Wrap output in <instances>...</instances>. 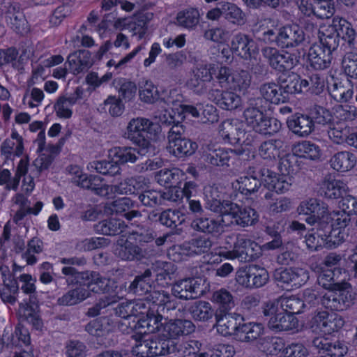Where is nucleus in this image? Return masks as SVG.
Segmentation results:
<instances>
[{
	"mask_svg": "<svg viewBox=\"0 0 357 357\" xmlns=\"http://www.w3.org/2000/svg\"><path fill=\"white\" fill-rule=\"evenodd\" d=\"M243 118L248 126L256 132L272 135L281 128V123L275 118L264 114L256 107H248L243 112Z\"/></svg>",
	"mask_w": 357,
	"mask_h": 357,
	"instance_id": "14",
	"label": "nucleus"
},
{
	"mask_svg": "<svg viewBox=\"0 0 357 357\" xmlns=\"http://www.w3.org/2000/svg\"><path fill=\"white\" fill-rule=\"evenodd\" d=\"M160 126L144 117L132 119L123 132V137L137 145L142 154L153 152V143L161 133Z\"/></svg>",
	"mask_w": 357,
	"mask_h": 357,
	"instance_id": "6",
	"label": "nucleus"
},
{
	"mask_svg": "<svg viewBox=\"0 0 357 357\" xmlns=\"http://www.w3.org/2000/svg\"><path fill=\"white\" fill-rule=\"evenodd\" d=\"M157 182L164 186L179 183L185 179V174L178 168L161 170L155 175Z\"/></svg>",
	"mask_w": 357,
	"mask_h": 357,
	"instance_id": "50",
	"label": "nucleus"
},
{
	"mask_svg": "<svg viewBox=\"0 0 357 357\" xmlns=\"http://www.w3.org/2000/svg\"><path fill=\"white\" fill-rule=\"evenodd\" d=\"M336 273L327 271L321 273L317 278L319 285L328 290L321 300V304L326 308L335 311H343L351 306L356 298V293L347 282L335 281Z\"/></svg>",
	"mask_w": 357,
	"mask_h": 357,
	"instance_id": "5",
	"label": "nucleus"
},
{
	"mask_svg": "<svg viewBox=\"0 0 357 357\" xmlns=\"http://www.w3.org/2000/svg\"><path fill=\"white\" fill-rule=\"evenodd\" d=\"M139 98L144 103L153 104L159 100L160 95L153 83L146 80L139 85Z\"/></svg>",
	"mask_w": 357,
	"mask_h": 357,
	"instance_id": "53",
	"label": "nucleus"
},
{
	"mask_svg": "<svg viewBox=\"0 0 357 357\" xmlns=\"http://www.w3.org/2000/svg\"><path fill=\"white\" fill-rule=\"evenodd\" d=\"M264 54L268 59L273 68L280 71L291 69L298 63V59L296 56L284 51L279 52L273 48L265 49Z\"/></svg>",
	"mask_w": 357,
	"mask_h": 357,
	"instance_id": "28",
	"label": "nucleus"
},
{
	"mask_svg": "<svg viewBox=\"0 0 357 357\" xmlns=\"http://www.w3.org/2000/svg\"><path fill=\"white\" fill-rule=\"evenodd\" d=\"M186 219V215L181 211L167 210L160 216V222L167 227H176L181 225Z\"/></svg>",
	"mask_w": 357,
	"mask_h": 357,
	"instance_id": "62",
	"label": "nucleus"
},
{
	"mask_svg": "<svg viewBox=\"0 0 357 357\" xmlns=\"http://www.w3.org/2000/svg\"><path fill=\"white\" fill-rule=\"evenodd\" d=\"M135 234H132L129 236L128 239L124 245L121 243H119V247L116 249V253L119 257L125 260H132L135 259H139L141 257L140 250L137 246L132 244L133 239L142 241L141 236H135Z\"/></svg>",
	"mask_w": 357,
	"mask_h": 357,
	"instance_id": "47",
	"label": "nucleus"
},
{
	"mask_svg": "<svg viewBox=\"0 0 357 357\" xmlns=\"http://www.w3.org/2000/svg\"><path fill=\"white\" fill-rule=\"evenodd\" d=\"M82 95L83 89L78 87L73 96L59 98L54 105L56 116L60 119H70L73 115V105L82 98Z\"/></svg>",
	"mask_w": 357,
	"mask_h": 357,
	"instance_id": "39",
	"label": "nucleus"
},
{
	"mask_svg": "<svg viewBox=\"0 0 357 357\" xmlns=\"http://www.w3.org/2000/svg\"><path fill=\"white\" fill-rule=\"evenodd\" d=\"M275 278L284 289H296L306 283L309 273L301 268H280L275 271Z\"/></svg>",
	"mask_w": 357,
	"mask_h": 357,
	"instance_id": "22",
	"label": "nucleus"
},
{
	"mask_svg": "<svg viewBox=\"0 0 357 357\" xmlns=\"http://www.w3.org/2000/svg\"><path fill=\"white\" fill-rule=\"evenodd\" d=\"M261 93L266 100L273 104L283 103L289 100L283 86H280L275 83H268L263 85L261 89Z\"/></svg>",
	"mask_w": 357,
	"mask_h": 357,
	"instance_id": "43",
	"label": "nucleus"
},
{
	"mask_svg": "<svg viewBox=\"0 0 357 357\" xmlns=\"http://www.w3.org/2000/svg\"><path fill=\"white\" fill-rule=\"evenodd\" d=\"M218 134L225 143L241 146L236 151L237 154L245 155L247 159L254 156L253 139L250 133L245 132L243 121L238 119L223 121L219 126Z\"/></svg>",
	"mask_w": 357,
	"mask_h": 357,
	"instance_id": "9",
	"label": "nucleus"
},
{
	"mask_svg": "<svg viewBox=\"0 0 357 357\" xmlns=\"http://www.w3.org/2000/svg\"><path fill=\"white\" fill-rule=\"evenodd\" d=\"M183 96L177 90L171 91L165 104L171 109L172 112L165 109L164 113H162L163 111L158 112L155 118L158 119L162 123L180 125L188 114L192 117H198L199 112L197 108L191 105H183Z\"/></svg>",
	"mask_w": 357,
	"mask_h": 357,
	"instance_id": "11",
	"label": "nucleus"
},
{
	"mask_svg": "<svg viewBox=\"0 0 357 357\" xmlns=\"http://www.w3.org/2000/svg\"><path fill=\"white\" fill-rule=\"evenodd\" d=\"M330 223L328 224L326 233V248H335L341 245L347 236L346 227L350 222V218L347 214H342L340 211H334L331 214Z\"/></svg>",
	"mask_w": 357,
	"mask_h": 357,
	"instance_id": "17",
	"label": "nucleus"
},
{
	"mask_svg": "<svg viewBox=\"0 0 357 357\" xmlns=\"http://www.w3.org/2000/svg\"><path fill=\"white\" fill-rule=\"evenodd\" d=\"M19 317L29 323L33 329L42 331L43 322L39 315L38 305L36 298L30 295L29 303H22L18 310Z\"/></svg>",
	"mask_w": 357,
	"mask_h": 357,
	"instance_id": "31",
	"label": "nucleus"
},
{
	"mask_svg": "<svg viewBox=\"0 0 357 357\" xmlns=\"http://www.w3.org/2000/svg\"><path fill=\"white\" fill-rule=\"evenodd\" d=\"M190 312L192 317L198 321H207L212 318L213 314L211 304L206 301L195 303L192 306Z\"/></svg>",
	"mask_w": 357,
	"mask_h": 357,
	"instance_id": "60",
	"label": "nucleus"
},
{
	"mask_svg": "<svg viewBox=\"0 0 357 357\" xmlns=\"http://www.w3.org/2000/svg\"><path fill=\"white\" fill-rule=\"evenodd\" d=\"M319 38L323 42L328 40L330 45L335 47L338 46L340 39L349 45H354L356 31L346 19L335 16L319 26Z\"/></svg>",
	"mask_w": 357,
	"mask_h": 357,
	"instance_id": "10",
	"label": "nucleus"
},
{
	"mask_svg": "<svg viewBox=\"0 0 357 357\" xmlns=\"http://www.w3.org/2000/svg\"><path fill=\"white\" fill-rule=\"evenodd\" d=\"M292 153L297 157L311 160H318L322 155L320 147L317 144L307 140L295 144L292 147Z\"/></svg>",
	"mask_w": 357,
	"mask_h": 357,
	"instance_id": "40",
	"label": "nucleus"
},
{
	"mask_svg": "<svg viewBox=\"0 0 357 357\" xmlns=\"http://www.w3.org/2000/svg\"><path fill=\"white\" fill-rule=\"evenodd\" d=\"M195 326L192 321L183 319H171L165 323L162 328V337L172 340L175 344V340L181 335H186L192 333Z\"/></svg>",
	"mask_w": 357,
	"mask_h": 357,
	"instance_id": "32",
	"label": "nucleus"
},
{
	"mask_svg": "<svg viewBox=\"0 0 357 357\" xmlns=\"http://www.w3.org/2000/svg\"><path fill=\"white\" fill-rule=\"evenodd\" d=\"M215 77L220 86L226 91H213L211 94V98L220 108L225 110L231 111L241 107V97L228 90L241 91L247 89L250 84L249 73L243 70L237 72L226 67H221Z\"/></svg>",
	"mask_w": 357,
	"mask_h": 357,
	"instance_id": "2",
	"label": "nucleus"
},
{
	"mask_svg": "<svg viewBox=\"0 0 357 357\" xmlns=\"http://www.w3.org/2000/svg\"><path fill=\"white\" fill-rule=\"evenodd\" d=\"M310 325L314 332L330 335L341 329L344 320L335 313L320 311L312 318Z\"/></svg>",
	"mask_w": 357,
	"mask_h": 357,
	"instance_id": "21",
	"label": "nucleus"
},
{
	"mask_svg": "<svg viewBox=\"0 0 357 357\" xmlns=\"http://www.w3.org/2000/svg\"><path fill=\"white\" fill-rule=\"evenodd\" d=\"M82 274V278L84 279L82 284H80L76 289L68 291L66 294L59 298V302L61 305H75L89 296V291L99 292L101 291H109V280L102 278L98 273H92L91 274Z\"/></svg>",
	"mask_w": 357,
	"mask_h": 357,
	"instance_id": "12",
	"label": "nucleus"
},
{
	"mask_svg": "<svg viewBox=\"0 0 357 357\" xmlns=\"http://www.w3.org/2000/svg\"><path fill=\"white\" fill-rule=\"evenodd\" d=\"M305 221L308 225L314 226L311 232L305 236L307 248L311 250H317L323 246L326 248L328 224L331 223V221L322 220L321 218L316 220L313 217H307Z\"/></svg>",
	"mask_w": 357,
	"mask_h": 357,
	"instance_id": "23",
	"label": "nucleus"
},
{
	"mask_svg": "<svg viewBox=\"0 0 357 357\" xmlns=\"http://www.w3.org/2000/svg\"><path fill=\"white\" fill-rule=\"evenodd\" d=\"M258 50L256 43L252 38L245 34L238 33L232 38L231 50L223 48L222 53L229 58L230 52L233 51L244 59H251L256 56Z\"/></svg>",
	"mask_w": 357,
	"mask_h": 357,
	"instance_id": "25",
	"label": "nucleus"
},
{
	"mask_svg": "<svg viewBox=\"0 0 357 357\" xmlns=\"http://www.w3.org/2000/svg\"><path fill=\"white\" fill-rule=\"evenodd\" d=\"M183 132L184 128L181 125H173L168 133L167 150L176 157L190 156L198 148L196 142L182 137Z\"/></svg>",
	"mask_w": 357,
	"mask_h": 357,
	"instance_id": "15",
	"label": "nucleus"
},
{
	"mask_svg": "<svg viewBox=\"0 0 357 357\" xmlns=\"http://www.w3.org/2000/svg\"><path fill=\"white\" fill-rule=\"evenodd\" d=\"M146 300H138L135 302H123L118 308L116 309V314L124 319L123 325H127L128 319L133 318V324L136 323L138 317H139L140 310L144 312L146 310Z\"/></svg>",
	"mask_w": 357,
	"mask_h": 357,
	"instance_id": "37",
	"label": "nucleus"
},
{
	"mask_svg": "<svg viewBox=\"0 0 357 357\" xmlns=\"http://www.w3.org/2000/svg\"><path fill=\"white\" fill-rule=\"evenodd\" d=\"M277 22L266 19L261 22L259 32L262 39L266 43L275 41L282 47H294L301 44L305 39L304 32L297 24H292L281 27L275 35Z\"/></svg>",
	"mask_w": 357,
	"mask_h": 357,
	"instance_id": "8",
	"label": "nucleus"
},
{
	"mask_svg": "<svg viewBox=\"0 0 357 357\" xmlns=\"http://www.w3.org/2000/svg\"><path fill=\"white\" fill-rule=\"evenodd\" d=\"M222 9L223 10L225 17L231 23L241 25L245 22V14L242 10L235 4L230 2L222 3Z\"/></svg>",
	"mask_w": 357,
	"mask_h": 357,
	"instance_id": "55",
	"label": "nucleus"
},
{
	"mask_svg": "<svg viewBox=\"0 0 357 357\" xmlns=\"http://www.w3.org/2000/svg\"><path fill=\"white\" fill-rule=\"evenodd\" d=\"M331 167L339 172L351 170L356 164V157L349 151H340L335 153L330 160Z\"/></svg>",
	"mask_w": 357,
	"mask_h": 357,
	"instance_id": "41",
	"label": "nucleus"
},
{
	"mask_svg": "<svg viewBox=\"0 0 357 357\" xmlns=\"http://www.w3.org/2000/svg\"><path fill=\"white\" fill-rule=\"evenodd\" d=\"M142 154L141 150L137 151L136 149L130 146H115L108 151V159L120 167L121 165L136 162L138 155Z\"/></svg>",
	"mask_w": 357,
	"mask_h": 357,
	"instance_id": "36",
	"label": "nucleus"
},
{
	"mask_svg": "<svg viewBox=\"0 0 357 357\" xmlns=\"http://www.w3.org/2000/svg\"><path fill=\"white\" fill-rule=\"evenodd\" d=\"M144 179L130 178L121 182L119 185L114 187L115 192L118 194H135L144 189Z\"/></svg>",
	"mask_w": 357,
	"mask_h": 357,
	"instance_id": "59",
	"label": "nucleus"
},
{
	"mask_svg": "<svg viewBox=\"0 0 357 357\" xmlns=\"http://www.w3.org/2000/svg\"><path fill=\"white\" fill-rule=\"evenodd\" d=\"M67 172L71 176L73 181L77 183V185L82 188L91 189L100 196H109V192L113 190L112 187L102 183L100 176H91L87 177L86 175L82 172V168L77 165H70L68 167Z\"/></svg>",
	"mask_w": 357,
	"mask_h": 357,
	"instance_id": "18",
	"label": "nucleus"
},
{
	"mask_svg": "<svg viewBox=\"0 0 357 357\" xmlns=\"http://www.w3.org/2000/svg\"><path fill=\"white\" fill-rule=\"evenodd\" d=\"M151 348L159 350V354H153V356H165L176 351V344L172 340L158 335L157 338H151Z\"/></svg>",
	"mask_w": 357,
	"mask_h": 357,
	"instance_id": "61",
	"label": "nucleus"
},
{
	"mask_svg": "<svg viewBox=\"0 0 357 357\" xmlns=\"http://www.w3.org/2000/svg\"><path fill=\"white\" fill-rule=\"evenodd\" d=\"M319 42L312 44L307 54V61L316 70L328 68L332 61V52L336 48L327 40L325 42L319 38Z\"/></svg>",
	"mask_w": 357,
	"mask_h": 357,
	"instance_id": "20",
	"label": "nucleus"
},
{
	"mask_svg": "<svg viewBox=\"0 0 357 357\" xmlns=\"http://www.w3.org/2000/svg\"><path fill=\"white\" fill-rule=\"evenodd\" d=\"M263 313L268 321V327L273 331H298L301 328L296 317L280 307L279 301L272 300L265 303Z\"/></svg>",
	"mask_w": 357,
	"mask_h": 357,
	"instance_id": "13",
	"label": "nucleus"
},
{
	"mask_svg": "<svg viewBox=\"0 0 357 357\" xmlns=\"http://www.w3.org/2000/svg\"><path fill=\"white\" fill-rule=\"evenodd\" d=\"M12 344L15 347H26V349L15 351L13 357H35L32 349L29 347L31 339L29 331L21 325H18L12 337Z\"/></svg>",
	"mask_w": 357,
	"mask_h": 357,
	"instance_id": "38",
	"label": "nucleus"
},
{
	"mask_svg": "<svg viewBox=\"0 0 357 357\" xmlns=\"http://www.w3.org/2000/svg\"><path fill=\"white\" fill-rule=\"evenodd\" d=\"M298 215H308L313 217L316 220L321 218L323 220L331 221V214L328 211L327 207L324 204H321L317 199H309L304 200L297 208Z\"/></svg>",
	"mask_w": 357,
	"mask_h": 357,
	"instance_id": "33",
	"label": "nucleus"
},
{
	"mask_svg": "<svg viewBox=\"0 0 357 357\" xmlns=\"http://www.w3.org/2000/svg\"><path fill=\"white\" fill-rule=\"evenodd\" d=\"M135 333L137 343L132 351L134 355L139 357H153V354H159L158 349L151 348V339L146 338V335H137Z\"/></svg>",
	"mask_w": 357,
	"mask_h": 357,
	"instance_id": "49",
	"label": "nucleus"
},
{
	"mask_svg": "<svg viewBox=\"0 0 357 357\" xmlns=\"http://www.w3.org/2000/svg\"><path fill=\"white\" fill-rule=\"evenodd\" d=\"M308 82L306 79H303L298 75L292 73L289 75L286 84L283 85V88L289 98V94L301 93L303 89L308 86Z\"/></svg>",
	"mask_w": 357,
	"mask_h": 357,
	"instance_id": "56",
	"label": "nucleus"
},
{
	"mask_svg": "<svg viewBox=\"0 0 357 357\" xmlns=\"http://www.w3.org/2000/svg\"><path fill=\"white\" fill-rule=\"evenodd\" d=\"M298 6L304 15L319 18L329 17L335 12L333 0H301Z\"/></svg>",
	"mask_w": 357,
	"mask_h": 357,
	"instance_id": "27",
	"label": "nucleus"
},
{
	"mask_svg": "<svg viewBox=\"0 0 357 357\" xmlns=\"http://www.w3.org/2000/svg\"><path fill=\"white\" fill-rule=\"evenodd\" d=\"M268 271L257 265H249L239 268L236 273V282L243 288H259L267 283Z\"/></svg>",
	"mask_w": 357,
	"mask_h": 357,
	"instance_id": "16",
	"label": "nucleus"
},
{
	"mask_svg": "<svg viewBox=\"0 0 357 357\" xmlns=\"http://www.w3.org/2000/svg\"><path fill=\"white\" fill-rule=\"evenodd\" d=\"M351 130L346 122H333L330 126L328 135L330 139L337 144H342L344 143L348 144L349 139L352 133Z\"/></svg>",
	"mask_w": 357,
	"mask_h": 357,
	"instance_id": "42",
	"label": "nucleus"
},
{
	"mask_svg": "<svg viewBox=\"0 0 357 357\" xmlns=\"http://www.w3.org/2000/svg\"><path fill=\"white\" fill-rule=\"evenodd\" d=\"M193 229L206 233L220 234L225 231V226L221 221V216L217 220L208 218H199L195 220L192 223Z\"/></svg>",
	"mask_w": 357,
	"mask_h": 357,
	"instance_id": "45",
	"label": "nucleus"
},
{
	"mask_svg": "<svg viewBox=\"0 0 357 357\" xmlns=\"http://www.w3.org/2000/svg\"><path fill=\"white\" fill-rule=\"evenodd\" d=\"M331 96L337 102L345 103L351 100L354 96L353 85L348 78L331 77L328 86Z\"/></svg>",
	"mask_w": 357,
	"mask_h": 357,
	"instance_id": "29",
	"label": "nucleus"
},
{
	"mask_svg": "<svg viewBox=\"0 0 357 357\" xmlns=\"http://www.w3.org/2000/svg\"><path fill=\"white\" fill-rule=\"evenodd\" d=\"M278 174L264 169L259 172H255L250 176H240L232 183V188L241 194L248 195L255 192L263 184L265 188L277 193H284L289 190L291 184L289 172Z\"/></svg>",
	"mask_w": 357,
	"mask_h": 357,
	"instance_id": "4",
	"label": "nucleus"
},
{
	"mask_svg": "<svg viewBox=\"0 0 357 357\" xmlns=\"http://www.w3.org/2000/svg\"><path fill=\"white\" fill-rule=\"evenodd\" d=\"M217 331L224 336L234 335L237 340V333L243 322V318L236 314H215Z\"/></svg>",
	"mask_w": 357,
	"mask_h": 357,
	"instance_id": "30",
	"label": "nucleus"
},
{
	"mask_svg": "<svg viewBox=\"0 0 357 357\" xmlns=\"http://www.w3.org/2000/svg\"><path fill=\"white\" fill-rule=\"evenodd\" d=\"M232 154L233 151L230 149H215L208 153L207 160L213 165H227Z\"/></svg>",
	"mask_w": 357,
	"mask_h": 357,
	"instance_id": "64",
	"label": "nucleus"
},
{
	"mask_svg": "<svg viewBox=\"0 0 357 357\" xmlns=\"http://www.w3.org/2000/svg\"><path fill=\"white\" fill-rule=\"evenodd\" d=\"M347 187L346 184L336 179L327 178L321 183V190L324 196L328 199H338L346 194Z\"/></svg>",
	"mask_w": 357,
	"mask_h": 357,
	"instance_id": "44",
	"label": "nucleus"
},
{
	"mask_svg": "<svg viewBox=\"0 0 357 357\" xmlns=\"http://www.w3.org/2000/svg\"><path fill=\"white\" fill-rule=\"evenodd\" d=\"M287 123L289 130L300 137H307L315 129L313 119L301 114L292 115L287 119Z\"/></svg>",
	"mask_w": 357,
	"mask_h": 357,
	"instance_id": "34",
	"label": "nucleus"
},
{
	"mask_svg": "<svg viewBox=\"0 0 357 357\" xmlns=\"http://www.w3.org/2000/svg\"><path fill=\"white\" fill-rule=\"evenodd\" d=\"M215 254L225 259L240 261H250L261 255L258 244L242 236H228L222 244L216 250Z\"/></svg>",
	"mask_w": 357,
	"mask_h": 357,
	"instance_id": "7",
	"label": "nucleus"
},
{
	"mask_svg": "<svg viewBox=\"0 0 357 357\" xmlns=\"http://www.w3.org/2000/svg\"><path fill=\"white\" fill-rule=\"evenodd\" d=\"M204 194L207 207L211 211L221 214V221L225 228L232 224L242 227L249 226L258 219L256 211L250 207H241L230 202L222 203L217 187L206 186Z\"/></svg>",
	"mask_w": 357,
	"mask_h": 357,
	"instance_id": "3",
	"label": "nucleus"
},
{
	"mask_svg": "<svg viewBox=\"0 0 357 357\" xmlns=\"http://www.w3.org/2000/svg\"><path fill=\"white\" fill-rule=\"evenodd\" d=\"M206 280L202 278H189L181 280L172 287L175 297L181 299H191L202 295L207 287Z\"/></svg>",
	"mask_w": 357,
	"mask_h": 357,
	"instance_id": "24",
	"label": "nucleus"
},
{
	"mask_svg": "<svg viewBox=\"0 0 357 357\" xmlns=\"http://www.w3.org/2000/svg\"><path fill=\"white\" fill-rule=\"evenodd\" d=\"M151 272L146 271L143 275L136 278L130 284V289L135 293L142 294L149 292L146 298V310H140L139 317L135 324H128L130 328L137 333V335L157 333L162 336V328L165 323L162 322V316L160 314L165 309L169 310L175 308V303L170 300L169 295L163 290L151 291L150 284Z\"/></svg>",
	"mask_w": 357,
	"mask_h": 357,
	"instance_id": "1",
	"label": "nucleus"
},
{
	"mask_svg": "<svg viewBox=\"0 0 357 357\" xmlns=\"http://www.w3.org/2000/svg\"><path fill=\"white\" fill-rule=\"evenodd\" d=\"M23 150L22 137L15 130H13L10 138L5 140L1 145L2 153L7 157L12 155L20 156L22 154Z\"/></svg>",
	"mask_w": 357,
	"mask_h": 357,
	"instance_id": "46",
	"label": "nucleus"
},
{
	"mask_svg": "<svg viewBox=\"0 0 357 357\" xmlns=\"http://www.w3.org/2000/svg\"><path fill=\"white\" fill-rule=\"evenodd\" d=\"M264 331L261 324H241L239 332L237 333V340L239 341H250L259 337Z\"/></svg>",
	"mask_w": 357,
	"mask_h": 357,
	"instance_id": "54",
	"label": "nucleus"
},
{
	"mask_svg": "<svg viewBox=\"0 0 357 357\" xmlns=\"http://www.w3.org/2000/svg\"><path fill=\"white\" fill-rule=\"evenodd\" d=\"M213 70V67L211 65L197 68L193 70L192 77L188 81V86L192 89L203 87L205 82L211 80Z\"/></svg>",
	"mask_w": 357,
	"mask_h": 357,
	"instance_id": "48",
	"label": "nucleus"
},
{
	"mask_svg": "<svg viewBox=\"0 0 357 357\" xmlns=\"http://www.w3.org/2000/svg\"><path fill=\"white\" fill-rule=\"evenodd\" d=\"M313 345L324 357H342L348 351L347 347L342 342H337L331 345L328 340L324 337H317L313 340Z\"/></svg>",
	"mask_w": 357,
	"mask_h": 357,
	"instance_id": "35",
	"label": "nucleus"
},
{
	"mask_svg": "<svg viewBox=\"0 0 357 357\" xmlns=\"http://www.w3.org/2000/svg\"><path fill=\"white\" fill-rule=\"evenodd\" d=\"M159 269L155 271V277L158 285L164 287L172 280V275L175 271L174 266L169 263H158Z\"/></svg>",
	"mask_w": 357,
	"mask_h": 357,
	"instance_id": "63",
	"label": "nucleus"
},
{
	"mask_svg": "<svg viewBox=\"0 0 357 357\" xmlns=\"http://www.w3.org/2000/svg\"><path fill=\"white\" fill-rule=\"evenodd\" d=\"M284 348V341L278 337L265 339L260 343L259 349L267 355L280 357Z\"/></svg>",
	"mask_w": 357,
	"mask_h": 357,
	"instance_id": "57",
	"label": "nucleus"
},
{
	"mask_svg": "<svg viewBox=\"0 0 357 357\" xmlns=\"http://www.w3.org/2000/svg\"><path fill=\"white\" fill-rule=\"evenodd\" d=\"M273 301H279L280 307L284 308L285 311L291 314L301 312L306 305L298 295L282 296L278 299Z\"/></svg>",
	"mask_w": 357,
	"mask_h": 357,
	"instance_id": "52",
	"label": "nucleus"
},
{
	"mask_svg": "<svg viewBox=\"0 0 357 357\" xmlns=\"http://www.w3.org/2000/svg\"><path fill=\"white\" fill-rule=\"evenodd\" d=\"M112 44L109 41L105 42L98 51L96 59L92 58L88 50H80L69 55L68 63L70 70L73 74H78L89 68L96 60H100L103 56L112 48Z\"/></svg>",
	"mask_w": 357,
	"mask_h": 357,
	"instance_id": "19",
	"label": "nucleus"
},
{
	"mask_svg": "<svg viewBox=\"0 0 357 357\" xmlns=\"http://www.w3.org/2000/svg\"><path fill=\"white\" fill-rule=\"evenodd\" d=\"M89 171H93L102 174L116 175L120 173L121 168L116 164H114L109 160L108 162L105 160L93 161L87 165Z\"/></svg>",
	"mask_w": 357,
	"mask_h": 357,
	"instance_id": "58",
	"label": "nucleus"
},
{
	"mask_svg": "<svg viewBox=\"0 0 357 357\" xmlns=\"http://www.w3.org/2000/svg\"><path fill=\"white\" fill-rule=\"evenodd\" d=\"M210 245L209 242L205 239L199 238L192 242L185 243L182 245L172 246L169 249L167 255L171 260L179 261L183 260L185 256L204 252Z\"/></svg>",
	"mask_w": 357,
	"mask_h": 357,
	"instance_id": "26",
	"label": "nucleus"
},
{
	"mask_svg": "<svg viewBox=\"0 0 357 357\" xmlns=\"http://www.w3.org/2000/svg\"><path fill=\"white\" fill-rule=\"evenodd\" d=\"M115 26L121 30H128L132 32L134 36H137L139 39H142L147 31V26L137 22L133 18L119 19Z\"/></svg>",
	"mask_w": 357,
	"mask_h": 357,
	"instance_id": "51",
	"label": "nucleus"
}]
</instances>
